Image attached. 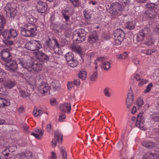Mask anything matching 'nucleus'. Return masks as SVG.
<instances>
[{
  "mask_svg": "<svg viewBox=\"0 0 159 159\" xmlns=\"http://www.w3.org/2000/svg\"><path fill=\"white\" fill-rule=\"evenodd\" d=\"M19 91L20 96L23 98H25L30 95V94L27 92H25L21 89Z\"/></svg>",
  "mask_w": 159,
  "mask_h": 159,
  "instance_id": "nucleus-36",
  "label": "nucleus"
},
{
  "mask_svg": "<svg viewBox=\"0 0 159 159\" xmlns=\"http://www.w3.org/2000/svg\"><path fill=\"white\" fill-rule=\"evenodd\" d=\"M142 145L149 149H152L156 146V143L152 142H145L143 143Z\"/></svg>",
  "mask_w": 159,
  "mask_h": 159,
  "instance_id": "nucleus-29",
  "label": "nucleus"
},
{
  "mask_svg": "<svg viewBox=\"0 0 159 159\" xmlns=\"http://www.w3.org/2000/svg\"><path fill=\"white\" fill-rule=\"evenodd\" d=\"M31 134L32 135L34 136L35 138L38 139H41L42 137L41 135L39 134H35L34 133H31Z\"/></svg>",
  "mask_w": 159,
  "mask_h": 159,
  "instance_id": "nucleus-50",
  "label": "nucleus"
},
{
  "mask_svg": "<svg viewBox=\"0 0 159 159\" xmlns=\"http://www.w3.org/2000/svg\"><path fill=\"white\" fill-rule=\"evenodd\" d=\"M17 149V147L16 145H13L9 147L7 149L8 151L10 153H12L15 151Z\"/></svg>",
  "mask_w": 159,
  "mask_h": 159,
  "instance_id": "nucleus-39",
  "label": "nucleus"
},
{
  "mask_svg": "<svg viewBox=\"0 0 159 159\" xmlns=\"http://www.w3.org/2000/svg\"><path fill=\"white\" fill-rule=\"evenodd\" d=\"M26 48L31 51L38 50L41 47L39 41L32 40L28 42L26 44Z\"/></svg>",
  "mask_w": 159,
  "mask_h": 159,
  "instance_id": "nucleus-6",
  "label": "nucleus"
},
{
  "mask_svg": "<svg viewBox=\"0 0 159 159\" xmlns=\"http://www.w3.org/2000/svg\"><path fill=\"white\" fill-rule=\"evenodd\" d=\"M99 62L102 63V67L105 70H108L110 68V63L106 61V59L104 57H98L97 60Z\"/></svg>",
  "mask_w": 159,
  "mask_h": 159,
  "instance_id": "nucleus-17",
  "label": "nucleus"
},
{
  "mask_svg": "<svg viewBox=\"0 0 159 159\" xmlns=\"http://www.w3.org/2000/svg\"><path fill=\"white\" fill-rule=\"evenodd\" d=\"M6 24V20L3 15H0V36L2 33L1 31L3 29L5 25Z\"/></svg>",
  "mask_w": 159,
  "mask_h": 159,
  "instance_id": "nucleus-30",
  "label": "nucleus"
},
{
  "mask_svg": "<svg viewBox=\"0 0 159 159\" xmlns=\"http://www.w3.org/2000/svg\"><path fill=\"white\" fill-rule=\"evenodd\" d=\"M46 44L50 49H53L55 46L56 47L59 48L60 46L57 40L55 38H53L52 40L48 37V40L46 41Z\"/></svg>",
  "mask_w": 159,
  "mask_h": 159,
  "instance_id": "nucleus-12",
  "label": "nucleus"
},
{
  "mask_svg": "<svg viewBox=\"0 0 159 159\" xmlns=\"http://www.w3.org/2000/svg\"><path fill=\"white\" fill-rule=\"evenodd\" d=\"M13 155L12 154L10 153L8 151L7 148L5 149L1 153L0 156V159H10Z\"/></svg>",
  "mask_w": 159,
  "mask_h": 159,
  "instance_id": "nucleus-23",
  "label": "nucleus"
},
{
  "mask_svg": "<svg viewBox=\"0 0 159 159\" xmlns=\"http://www.w3.org/2000/svg\"><path fill=\"white\" fill-rule=\"evenodd\" d=\"M145 37L139 31L138 33L136 36L137 42L138 43H140L143 40Z\"/></svg>",
  "mask_w": 159,
  "mask_h": 159,
  "instance_id": "nucleus-32",
  "label": "nucleus"
},
{
  "mask_svg": "<svg viewBox=\"0 0 159 159\" xmlns=\"http://www.w3.org/2000/svg\"><path fill=\"white\" fill-rule=\"evenodd\" d=\"M60 109L62 112L65 113L66 111L67 113H69L71 109V104L70 103H65L60 105Z\"/></svg>",
  "mask_w": 159,
  "mask_h": 159,
  "instance_id": "nucleus-19",
  "label": "nucleus"
},
{
  "mask_svg": "<svg viewBox=\"0 0 159 159\" xmlns=\"http://www.w3.org/2000/svg\"><path fill=\"white\" fill-rule=\"evenodd\" d=\"M61 84L58 81L55 80L52 82L51 84V89L53 92L59 91L61 89Z\"/></svg>",
  "mask_w": 159,
  "mask_h": 159,
  "instance_id": "nucleus-20",
  "label": "nucleus"
},
{
  "mask_svg": "<svg viewBox=\"0 0 159 159\" xmlns=\"http://www.w3.org/2000/svg\"><path fill=\"white\" fill-rule=\"evenodd\" d=\"M61 152L62 155V159H67V153L65 150L62 148L61 149Z\"/></svg>",
  "mask_w": 159,
  "mask_h": 159,
  "instance_id": "nucleus-43",
  "label": "nucleus"
},
{
  "mask_svg": "<svg viewBox=\"0 0 159 159\" xmlns=\"http://www.w3.org/2000/svg\"><path fill=\"white\" fill-rule=\"evenodd\" d=\"M73 82L74 84L76 86H78L80 84V80L79 78L76 79Z\"/></svg>",
  "mask_w": 159,
  "mask_h": 159,
  "instance_id": "nucleus-52",
  "label": "nucleus"
},
{
  "mask_svg": "<svg viewBox=\"0 0 159 159\" xmlns=\"http://www.w3.org/2000/svg\"><path fill=\"white\" fill-rule=\"evenodd\" d=\"M19 64L23 67L27 69L29 71H32L31 66L32 64L30 62L24 61L23 60H19Z\"/></svg>",
  "mask_w": 159,
  "mask_h": 159,
  "instance_id": "nucleus-21",
  "label": "nucleus"
},
{
  "mask_svg": "<svg viewBox=\"0 0 159 159\" xmlns=\"http://www.w3.org/2000/svg\"><path fill=\"white\" fill-rule=\"evenodd\" d=\"M38 90L43 95H44L49 90V87L48 84L41 83L39 85Z\"/></svg>",
  "mask_w": 159,
  "mask_h": 159,
  "instance_id": "nucleus-15",
  "label": "nucleus"
},
{
  "mask_svg": "<svg viewBox=\"0 0 159 159\" xmlns=\"http://www.w3.org/2000/svg\"><path fill=\"white\" fill-rule=\"evenodd\" d=\"M66 117L65 115L64 114H62L59 117V121H61L65 119Z\"/></svg>",
  "mask_w": 159,
  "mask_h": 159,
  "instance_id": "nucleus-62",
  "label": "nucleus"
},
{
  "mask_svg": "<svg viewBox=\"0 0 159 159\" xmlns=\"http://www.w3.org/2000/svg\"><path fill=\"white\" fill-rule=\"evenodd\" d=\"M43 62V61L38 59L34 61L31 66L32 70H33L34 71L38 73L40 71L42 68Z\"/></svg>",
  "mask_w": 159,
  "mask_h": 159,
  "instance_id": "nucleus-11",
  "label": "nucleus"
},
{
  "mask_svg": "<svg viewBox=\"0 0 159 159\" xmlns=\"http://www.w3.org/2000/svg\"><path fill=\"white\" fill-rule=\"evenodd\" d=\"M1 54L2 59L6 62L11 60V54L8 50L6 49H3L2 51Z\"/></svg>",
  "mask_w": 159,
  "mask_h": 159,
  "instance_id": "nucleus-13",
  "label": "nucleus"
},
{
  "mask_svg": "<svg viewBox=\"0 0 159 159\" xmlns=\"http://www.w3.org/2000/svg\"><path fill=\"white\" fill-rule=\"evenodd\" d=\"M78 75L79 78L83 80H84L86 77V72L84 70H81L79 72Z\"/></svg>",
  "mask_w": 159,
  "mask_h": 159,
  "instance_id": "nucleus-33",
  "label": "nucleus"
},
{
  "mask_svg": "<svg viewBox=\"0 0 159 159\" xmlns=\"http://www.w3.org/2000/svg\"><path fill=\"white\" fill-rule=\"evenodd\" d=\"M134 101L133 98H127L126 100L127 107L128 108H129L131 105L132 104Z\"/></svg>",
  "mask_w": 159,
  "mask_h": 159,
  "instance_id": "nucleus-37",
  "label": "nucleus"
},
{
  "mask_svg": "<svg viewBox=\"0 0 159 159\" xmlns=\"http://www.w3.org/2000/svg\"><path fill=\"white\" fill-rule=\"evenodd\" d=\"M133 62L136 65L138 64L139 63V60L137 58L135 57L133 59Z\"/></svg>",
  "mask_w": 159,
  "mask_h": 159,
  "instance_id": "nucleus-60",
  "label": "nucleus"
},
{
  "mask_svg": "<svg viewBox=\"0 0 159 159\" xmlns=\"http://www.w3.org/2000/svg\"><path fill=\"white\" fill-rule=\"evenodd\" d=\"M151 119L155 122L159 121V116L152 114L151 116Z\"/></svg>",
  "mask_w": 159,
  "mask_h": 159,
  "instance_id": "nucleus-41",
  "label": "nucleus"
},
{
  "mask_svg": "<svg viewBox=\"0 0 159 159\" xmlns=\"http://www.w3.org/2000/svg\"><path fill=\"white\" fill-rule=\"evenodd\" d=\"M73 82H69L67 84V87L70 90L73 87L74 84Z\"/></svg>",
  "mask_w": 159,
  "mask_h": 159,
  "instance_id": "nucleus-54",
  "label": "nucleus"
},
{
  "mask_svg": "<svg viewBox=\"0 0 159 159\" xmlns=\"http://www.w3.org/2000/svg\"><path fill=\"white\" fill-rule=\"evenodd\" d=\"M98 39L97 33L95 32L93 34H91L89 35L88 38V41L90 43L93 44L96 42Z\"/></svg>",
  "mask_w": 159,
  "mask_h": 159,
  "instance_id": "nucleus-25",
  "label": "nucleus"
},
{
  "mask_svg": "<svg viewBox=\"0 0 159 159\" xmlns=\"http://www.w3.org/2000/svg\"><path fill=\"white\" fill-rule=\"evenodd\" d=\"M148 82V81L147 80L142 79L141 80V81L139 83V85L140 86L143 85L144 84H146Z\"/></svg>",
  "mask_w": 159,
  "mask_h": 159,
  "instance_id": "nucleus-56",
  "label": "nucleus"
},
{
  "mask_svg": "<svg viewBox=\"0 0 159 159\" xmlns=\"http://www.w3.org/2000/svg\"><path fill=\"white\" fill-rule=\"evenodd\" d=\"M36 25L34 23H29L21 29V34L24 36L33 37L36 34Z\"/></svg>",
  "mask_w": 159,
  "mask_h": 159,
  "instance_id": "nucleus-1",
  "label": "nucleus"
},
{
  "mask_svg": "<svg viewBox=\"0 0 159 159\" xmlns=\"http://www.w3.org/2000/svg\"><path fill=\"white\" fill-rule=\"evenodd\" d=\"M121 1L124 6V5L126 6V5H128L130 4V0H121Z\"/></svg>",
  "mask_w": 159,
  "mask_h": 159,
  "instance_id": "nucleus-53",
  "label": "nucleus"
},
{
  "mask_svg": "<svg viewBox=\"0 0 159 159\" xmlns=\"http://www.w3.org/2000/svg\"><path fill=\"white\" fill-rule=\"evenodd\" d=\"M114 36V43L116 45L120 44L123 41L125 34L124 31L120 29H117L115 30L113 33Z\"/></svg>",
  "mask_w": 159,
  "mask_h": 159,
  "instance_id": "nucleus-3",
  "label": "nucleus"
},
{
  "mask_svg": "<svg viewBox=\"0 0 159 159\" xmlns=\"http://www.w3.org/2000/svg\"><path fill=\"white\" fill-rule=\"evenodd\" d=\"M97 70H96L91 75L90 77V80L92 81H95L97 78Z\"/></svg>",
  "mask_w": 159,
  "mask_h": 159,
  "instance_id": "nucleus-38",
  "label": "nucleus"
},
{
  "mask_svg": "<svg viewBox=\"0 0 159 159\" xmlns=\"http://www.w3.org/2000/svg\"><path fill=\"white\" fill-rule=\"evenodd\" d=\"M55 138L53 139L52 141V145L54 147L56 146L57 142L60 143L62 142L63 137V136L58 132H55Z\"/></svg>",
  "mask_w": 159,
  "mask_h": 159,
  "instance_id": "nucleus-18",
  "label": "nucleus"
},
{
  "mask_svg": "<svg viewBox=\"0 0 159 159\" xmlns=\"http://www.w3.org/2000/svg\"><path fill=\"white\" fill-rule=\"evenodd\" d=\"M134 95L133 93V92L132 90L131 89H130L129 90V92L128 93V96L127 98H133Z\"/></svg>",
  "mask_w": 159,
  "mask_h": 159,
  "instance_id": "nucleus-48",
  "label": "nucleus"
},
{
  "mask_svg": "<svg viewBox=\"0 0 159 159\" xmlns=\"http://www.w3.org/2000/svg\"><path fill=\"white\" fill-rule=\"evenodd\" d=\"M134 78H135L137 80H140L141 79L140 77V75L138 74H136L134 76Z\"/></svg>",
  "mask_w": 159,
  "mask_h": 159,
  "instance_id": "nucleus-64",
  "label": "nucleus"
},
{
  "mask_svg": "<svg viewBox=\"0 0 159 159\" xmlns=\"http://www.w3.org/2000/svg\"><path fill=\"white\" fill-rule=\"evenodd\" d=\"M4 43L7 45H11L13 44V42L12 41H9V39H6Z\"/></svg>",
  "mask_w": 159,
  "mask_h": 159,
  "instance_id": "nucleus-57",
  "label": "nucleus"
},
{
  "mask_svg": "<svg viewBox=\"0 0 159 159\" xmlns=\"http://www.w3.org/2000/svg\"><path fill=\"white\" fill-rule=\"evenodd\" d=\"M4 66L5 69L11 72L16 71L18 68L16 61L11 60L6 62L4 64Z\"/></svg>",
  "mask_w": 159,
  "mask_h": 159,
  "instance_id": "nucleus-10",
  "label": "nucleus"
},
{
  "mask_svg": "<svg viewBox=\"0 0 159 159\" xmlns=\"http://www.w3.org/2000/svg\"><path fill=\"white\" fill-rule=\"evenodd\" d=\"M138 107H140L143 104V99L141 98L138 99L136 101Z\"/></svg>",
  "mask_w": 159,
  "mask_h": 159,
  "instance_id": "nucleus-45",
  "label": "nucleus"
},
{
  "mask_svg": "<svg viewBox=\"0 0 159 159\" xmlns=\"http://www.w3.org/2000/svg\"><path fill=\"white\" fill-rule=\"evenodd\" d=\"M66 61L70 67L73 68L76 66L78 64V61L74 59V55L72 52H68L65 55Z\"/></svg>",
  "mask_w": 159,
  "mask_h": 159,
  "instance_id": "nucleus-7",
  "label": "nucleus"
},
{
  "mask_svg": "<svg viewBox=\"0 0 159 159\" xmlns=\"http://www.w3.org/2000/svg\"><path fill=\"white\" fill-rule=\"evenodd\" d=\"M104 93L105 95L107 97H109L110 96V94L109 92V89L107 88H105L104 90Z\"/></svg>",
  "mask_w": 159,
  "mask_h": 159,
  "instance_id": "nucleus-51",
  "label": "nucleus"
},
{
  "mask_svg": "<svg viewBox=\"0 0 159 159\" xmlns=\"http://www.w3.org/2000/svg\"><path fill=\"white\" fill-rule=\"evenodd\" d=\"M16 82L13 79L6 78L4 79L3 86L8 89H12L16 85Z\"/></svg>",
  "mask_w": 159,
  "mask_h": 159,
  "instance_id": "nucleus-14",
  "label": "nucleus"
},
{
  "mask_svg": "<svg viewBox=\"0 0 159 159\" xmlns=\"http://www.w3.org/2000/svg\"><path fill=\"white\" fill-rule=\"evenodd\" d=\"M63 16H69L70 15V11L67 9L66 8L64 10H63L61 12Z\"/></svg>",
  "mask_w": 159,
  "mask_h": 159,
  "instance_id": "nucleus-46",
  "label": "nucleus"
},
{
  "mask_svg": "<svg viewBox=\"0 0 159 159\" xmlns=\"http://www.w3.org/2000/svg\"><path fill=\"white\" fill-rule=\"evenodd\" d=\"M36 56L39 59H40L41 61L44 60L45 61H48L49 60L50 57L42 52H36Z\"/></svg>",
  "mask_w": 159,
  "mask_h": 159,
  "instance_id": "nucleus-22",
  "label": "nucleus"
},
{
  "mask_svg": "<svg viewBox=\"0 0 159 159\" xmlns=\"http://www.w3.org/2000/svg\"><path fill=\"white\" fill-rule=\"evenodd\" d=\"M75 33L73 34V39L75 38V35H76L78 36V38L76 39L75 40L78 43H81L84 41L85 39L86 32L84 30L82 29H79L78 31L75 32Z\"/></svg>",
  "mask_w": 159,
  "mask_h": 159,
  "instance_id": "nucleus-9",
  "label": "nucleus"
},
{
  "mask_svg": "<svg viewBox=\"0 0 159 159\" xmlns=\"http://www.w3.org/2000/svg\"><path fill=\"white\" fill-rule=\"evenodd\" d=\"M153 85L152 83H150L147 86L146 88L145 91H144V93H149L151 89L152 88Z\"/></svg>",
  "mask_w": 159,
  "mask_h": 159,
  "instance_id": "nucleus-40",
  "label": "nucleus"
},
{
  "mask_svg": "<svg viewBox=\"0 0 159 159\" xmlns=\"http://www.w3.org/2000/svg\"><path fill=\"white\" fill-rule=\"evenodd\" d=\"M28 19L29 20V22L32 23H35L37 21L36 19L34 18V17L32 16H29L28 18Z\"/></svg>",
  "mask_w": 159,
  "mask_h": 159,
  "instance_id": "nucleus-49",
  "label": "nucleus"
},
{
  "mask_svg": "<svg viewBox=\"0 0 159 159\" xmlns=\"http://www.w3.org/2000/svg\"><path fill=\"white\" fill-rule=\"evenodd\" d=\"M72 49L73 51L76 52L80 55H81V57H82V48L80 46L77 45L74 46L72 47Z\"/></svg>",
  "mask_w": 159,
  "mask_h": 159,
  "instance_id": "nucleus-31",
  "label": "nucleus"
},
{
  "mask_svg": "<svg viewBox=\"0 0 159 159\" xmlns=\"http://www.w3.org/2000/svg\"><path fill=\"white\" fill-rule=\"evenodd\" d=\"M35 131L36 133H38L39 134H40L42 136H43V133L42 131V130L40 129H35Z\"/></svg>",
  "mask_w": 159,
  "mask_h": 159,
  "instance_id": "nucleus-58",
  "label": "nucleus"
},
{
  "mask_svg": "<svg viewBox=\"0 0 159 159\" xmlns=\"http://www.w3.org/2000/svg\"><path fill=\"white\" fill-rule=\"evenodd\" d=\"M74 7H78L79 5L78 0H74L72 3Z\"/></svg>",
  "mask_w": 159,
  "mask_h": 159,
  "instance_id": "nucleus-55",
  "label": "nucleus"
},
{
  "mask_svg": "<svg viewBox=\"0 0 159 159\" xmlns=\"http://www.w3.org/2000/svg\"><path fill=\"white\" fill-rule=\"evenodd\" d=\"M158 155L156 153L152 152H147L143 156V159H157Z\"/></svg>",
  "mask_w": 159,
  "mask_h": 159,
  "instance_id": "nucleus-26",
  "label": "nucleus"
},
{
  "mask_svg": "<svg viewBox=\"0 0 159 159\" xmlns=\"http://www.w3.org/2000/svg\"><path fill=\"white\" fill-rule=\"evenodd\" d=\"M143 112L141 111L138 115L135 125L141 129L144 130L145 129L144 123L145 120L143 116Z\"/></svg>",
  "mask_w": 159,
  "mask_h": 159,
  "instance_id": "nucleus-8",
  "label": "nucleus"
},
{
  "mask_svg": "<svg viewBox=\"0 0 159 159\" xmlns=\"http://www.w3.org/2000/svg\"><path fill=\"white\" fill-rule=\"evenodd\" d=\"M47 5L44 2L40 1L36 5L37 10L40 13H43L46 11Z\"/></svg>",
  "mask_w": 159,
  "mask_h": 159,
  "instance_id": "nucleus-16",
  "label": "nucleus"
},
{
  "mask_svg": "<svg viewBox=\"0 0 159 159\" xmlns=\"http://www.w3.org/2000/svg\"><path fill=\"white\" fill-rule=\"evenodd\" d=\"M135 23L134 21H130L127 23L126 28L130 30L134 29L135 27Z\"/></svg>",
  "mask_w": 159,
  "mask_h": 159,
  "instance_id": "nucleus-34",
  "label": "nucleus"
},
{
  "mask_svg": "<svg viewBox=\"0 0 159 159\" xmlns=\"http://www.w3.org/2000/svg\"><path fill=\"white\" fill-rule=\"evenodd\" d=\"M140 32L145 37H147L148 36L152 35L151 34V30L148 27H145L142 29L140 31Z\"/></svg>",
  "mask_w": 159,
  "mask_h": 159,
  "instance_id": "nucleus-27",
  "label": "nucleus"
},
{
  "mask_svg": "<svg viewBox=\"0 0 159 159\" xmlns=\"http://www.w3.org/2000/svg\"><path fill=\"white\" fill-rule=\"evenodd\" d=\"M145 13L151 19L154 18L157 14L155 9H150L146 10Z\"/></svg>",
  "mask_w": 159,
  "mask_h": 159,
  "instance_id": "nucleus-24",
  "label": "nucleus"
},
{
  "mask_svg": "<svg viewBox=\"0 0 159 159\" xmlns=\"http://www.w3.org/2000/svg\"><path fill=\"white\" fill-rule=\"evenodd\" d=\"M57 158L56 153L55 152H51V157L50 158L52 159H56Z\"/></svg>",
  "mask_w": 159,
  "mask_h": 159,
  "instance_id": "nucleus-61",
  "label": "nucleus"
},
{
  "mask_svg": "<svg viewBox=\"0 0 159 159\" xmlns=\"http://www.w3.org/2000/svg\"><path fill=\"white\" fill-rule=\"evenodd\" d=\"M6 88L4 87V88L0 87V94L3 95H5L7 93V91L6 89Z\"/></svg>",
  "mask_w": 159,
  "mask_h": 159,
  "instance_id": "nucleus-42",
  "label": "nucleus"
},
{
  "mask_svg": "<svg viewBox=\"0 0 159 159\" xmlns=\"http://www.w3.org/2000/svg\"><path fill=\"white\" fill-rule=\"evenodd\" d=\"M146 39H144V43L148 46H149L154 43V40L152 37V35L146 37Z\"/></svg>",
  "mask_w": 159,
  "mask_h": 159,
  "instance_id": "nucleus-28",
  "label": "nucleus"
},
{
  "mask_svg": "<svg viewBox=\"0 0 159 159\" xmlns=\"http://www.w3.org/2000/svg\"><path fill=\"white\" fill-rule=\"evenodd\" d=\"M42 113V111L40 110H38L37 109H34L33 111V115L36 117L40 116Z\"/></svg>",
  "mask_w": 159,
  "mask_h": 159,
  "instance_id": "nucleus-35",
  "label": "nucleus"
},
{
  "mask_svg": "<svg viewBox=\"0 0 159 159\" xmlns=\"http://www.w3.org/2000/svg\"><path fill=\"white\" fill-rule=\"evenodd\" d=\"M123 8L121 5L118 2L112 3L109 8V11L114 17H116L120 15Z\"/></svg>",
  "mask_w": 159,
  "mask_h": 159,
  "instance_id": "nucleus-2",
  "label": "nucleus"
},
{
  "mask_svg": "<svg viewBox=\"0 0 159 159\" xmlns=\"http://www.w3.org/2000/svg\"><path fill=\"white\" fill-rule=\"evenodd\" d=\"M2 101L4 107L10 105V103L9 100L2 98Z\"/></svg>",
  "mask_w": 159,
  "mask_h": 159,
  "instance_id": "nucleus-47",
  "label": "nucleus"
},
{
  "mask_svg": "<svg viewBox=\"0 0 159 159\" xmlns=\"http://www.w3.org/2000/svg\"><path fill=\"white\" fill-rule=\"evenodd\" d=\"M146 7L147 8L150 9H155V4L152 3H148L146 4Z\"/></svg>",
  "mask_w": 159,
  "mask_h": 159,
  "instance_id": "nucleus-44",
  "label": "nucleus"
},
{
  "mask_svg": "<svg viewBox=\"0 0 159 159\" xmlns=\"http://www.w3.org/2000/svg\"><path fill=\"white\" fill-rule=\"evenodd\" d=\"M17 34L16 30L12 29L10 30H5L2 33V36L5 39H11L15 38Z\"/></svg>",
  "mask_w": 159,
  "mask_h": 159,
  "instance_id": "nucleus-5",
  "label": "nucleus"
},
{
  "mask_svg": "<svg viewBox=\"0 0 159 159\" xmlns=\"http://www.w3.org/2000/svg\"><path fill=\"white\" fill-rule=\"evenodd\" d=\"M17 155L18 156H19L20 157L23 158V157H27L26 154L24 152H22L21 153H18L17 154Z\"/></svg>",
  "mask_w": 159,
  "mask_h": 159,
  "instance_id": "nucleus-59",
  "label": "nucleus"
},
{
  "mask_svg": "<svg viewBox=\"0 0 159 159\" xmlns=\"http://www.w3.org/2000/svg\"><path fill=\"white\" fill-rule=\"evenodd\" d=\"M122 56V59H124L127 57L128 54L126 52L123 53L122 54H121Z\"/></svg>",
  "mask_w": 159,
  "mask_h": 159,
  "instance_id": "nucleus-63",
  "label": "nucleus"
},
{
  "mask_svg": "<svg viewBox=\"0 0 159 159\" xmlns=\"http://www.w3.org/2000/svg\"><path fill=\"white\" fill-rule=\"evenodd\" d=\"M16 4L15 3H8L7 4L4 9L7 14L8 12L11 18H14L16 16L18 11L16 9Z\"/></svg>",
  "mask_w": 159,
  "mask_h": 159,
  "instance_id": "nucleus-4",
  "label": "nucleus"
}]
</instances>
